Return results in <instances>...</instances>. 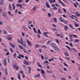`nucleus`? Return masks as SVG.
<instances>
[{
    "mask_svg": "<svg viewBox=\"0 0 80 80\" xmlns=\"http://www.w3.org/2000/svg\"><path fill=\"white\" fill-rule=\"evenodd\" d=\"M75 14L76 15L77 17H80V14L78 13V12H76Z\"/></svg>",
    "mask_w": 80,
    "mask_h": 80,
    "instance_id": "2eb2a0df",
    "label": "nucleus"
},
{
    "mask_svg": "<svg viewBox=\"0 0 80 80\" xmlns=\"http://www.w3.org/2000/svg\"><path fill=\"white\" fill-rule=\"evenodd\" d=\"M28 69L29 70V72H30V71H31V69H32V68L30 67H29L28 68Z\"/></svg>",
    "mask_w": 80,
    "mask_h": 80,
    "instance_id": "de8ad7c7",
    "label": "nucleus"
},
{
    "mask_svg": "<svg viewBox=\"0 0 80 80\" xmlns=\"http://www.w3.org/2000/svg\"><path fill=\"white\" fill-rule=\"evenodd\" d=\"M3 63H4V65H5V66H6V63H7V61L4 60L3 61Z\"/></svg>",
    "mask_w": 80,
    "mask_h": 80,
    "instance_id": "5701e85b",
    "label": "nucleus"
},
{
    "mask_svg": "<svg viewBox=\"0 0 80 80\" xmlns=\"http://www.w3.org/2000/svg\"><path fill=\"white\" fill-rule=\"evenodd\" d=\"M46 7L47 8H50V6H49V4H48L47 2H46Z\"/></svg>",
    "mask_w": 80,
    "mask_h": 80,
    "instance_id": "1a4fd4ad",
    "label": "nucleus"
},
{
    "mask_svg": "<svg viewBox=\"0 0 80 80\" xmlns=\"http://www.w3.org/2000/svg\"><path fill=\"white\" fill-rule=\"evenodd\" d=\"M17 64H14L12 66L13 68L14 69H15L16 67H17Z\"/></svg>",
    "mask_w": 80,
    "mask_h": 80,
    "instance_id": "dca6fc26",
    "label": "nucleus"
},
{
    "mask_svg": "<svg viewBox=\"0 0 80 80\" xmlns=\"http://www.w3.org/2000/svg\"><path fill=\"white\" fill-rule=\"evenodd\" d=\"M41 56L42 59H43L44 58V57L43 56V55H42V54L41 55Z\"/></svg>",
    "mask_w": 80,
    "mask_h": 80,
    "instance_id": "c03bdc74",
    "label": "nucleus"
},
{
    "mask_svg": "<svg viewBox=\"0 0 80 80\" xmlns=\"http://www.w3.org/2000/svg\"><path fill=\"white\" fill-rule=\"evenodd\" d=\"M72 36H73V37L75 38H77V35H74L73 34H72Z\"/></svg>",
    "mask_w": 80,
    "mask_h": 80,
    "instance_id": "8fccbe9b",
    "label": "nucleus"
},
{
    "mask_svg": "<svg viewBox=\"0 0 80 80\" xmlns=\"http://www.w3.org/2000/svg\"><path fill=\"white\" fill-rule=\"evenodd\" d=\"M12 7L13 10H14L15 9V4L13 3L12 4Z\"/></svg>",
    "mask_w": 80,
    "mask_h": 80,
    "instance_id": "f8f14e48",
    "label": "nucleus"
},
{
    "mask_svg": "<svg viewBox=\"0 0 80 80\" xmlns=\"http://www.w3.org/2000/svg\"><path fill=\"white\" fill-rule=\"evenodd\" d=\"M51 46H52V47H53V48H54V47H55L56 46V44L53 43H52L51 44Z\"/></svg>",
    "mask_w": 80,
    "mask_h": 80,
    "instance_id": "a211bd4d",
    "label": "nucleus"
},
{
    "mask_svg": "<svg viewBox=\"0 0 80 80\" xmlns=\"http://www.w3.org/2000/svg\"><path fill=\"white\" fill-rule=\"evenodd\" d=\"M19 57H22V58H24V56L21 54H19Z\"/></svg>",
    "mask_w": 80,
    "mask_h": 80,
    "instance_id": "7c9ffc66",
    "label": "nucleus"
},
{
    "mask_svg": "<svg viewBox=\"0 0 80 80\" xmlns=\"http://www.w3.org/2000/svg\"><path fill=\"white\" fill-rule=\"evenodd\" d=\"M27 43L30 46H32L31 42H30V41H29V40H27Z\"/></svg>",
    "mask_w": 80,
    "mask_h": 80,
    "instance_id": "6e6552de",
    "label": "nucleus"
},
{
    "mask_svg": "<svg viewBox=\"0 0 80 80\" xmlns=\"http://www.w3.org/2000/svg\"><path fill=\"white\" fill-rule=\"evenodd\" d=\"M54 48V50H56L58 51H60V49H59V48L57 47V46H56Z\"/></svg>",
    "mask_w": 80,
    "mask_h": 80,
    "instance_id": "7ed1b4c3",
    "label": "nucleus"
},
{
    "mask_svg": "<svg viewBox=\"0 0 80 80\" xmlns=\"http://www.w3.org/2000/svg\"><path fill=\"white\" fill-rule=\"evenodd\" d=\"M41 73L42 74H44L45 73V71L44 70H43V69H41Z\"/></svg>",
    "mask_w": 80,
    "mask_h": 80,
    "instance_id": "6ab92c4d",
    "label": "nucleus"
},
{
    "mask_svg": "<svg viewBox=\"0 0 80 80\" xmlns=\"http://www.w3.org/2000/svg\"><path fill=\"white\" fill-rule=\"evenodd\" d=\"M10 54V52H7V53L6 54V56H7V55H8Z\"/></svg>",
    "mask_w": 80,
    "mask_h": 80,
    "instance_id": "6e6d98bb",
    "label": "nucleus"
},
{
    "mask_svg": "<svg viewBox=\"0 0 80 80\" xmlns=\"http://www.w3.org/2000/svg\"><path fill=\"white\" fill-rule=\"evenodd\" d=\"M72 49L74 51V52H77V51H76L75 48H72Z\"/></svg>",
    "mask_w": 80,
    "mask_h": 80,
    "instance_id": "f704fd0d",
    "label": "nucleus"
},
{
    "mask_svg": "<svg viewBox=\"0 0 80 80\" xmlns=\"http://www.w3.org/2000/svg\"><path fill=\"white\" fill-rule=\"evenodd\" d=\"M40 77V74H38L35 76V78H36L37 77Z\"/></svg>",
    "mask_w": 80,
    "mask_h": 80,
    "instance_id": "c756f323",
    "label": "nucleus"
},
{
    "mask_svg": "<svg viewBox=\"0 0 80 80\" xmlns=\"http://www.w3.org/2000/svg\"><path fill=\"white\" fill-rule=\"evenodd\" d=\"M42 47H43V48H47V47L45 45L42 46Z\"/></svg>",
    "mask_w": 80,
    "mask_h": 80,
    "instance_id": "4c0bfd02",
    "label": "nucleus"
},
{
    "mask_svg": "<svg viewBox=\"0 0 80 80\" xmlns=\"http://www.w3.org/2000/svg\"><path fill=\"white\" fill-rule=\"evenodd\" d=\"M19 48H21V49H22L23 50V47H22V46H21V45H19Z\"/></svg>",
    "mask_w": 80,
    "mask_h": 80,
    "instance_id": "cd10ccee",
    "label": "nucleus"
},
{
    "mask_svg": "<svg viewBox=\"0 0 80 80\" xmlns=\"http://www.w3.org/2000/svg\"><path fill=\"white\" fill-rule=\"evenodd\" d=\"M29 1H30V0H26L25 1V2H26V3H28Z\"/></svg>",
    "mask_w": 80,
    "mask_h": 80,
    "instance_id": "69168bd1",
    "label": "nucleus"
},
{
    "mask_svg": "<svg viewBox=\"0 0 80 80\" xmlns=\"http://www.w3.org/2000/svg\"><path fill=\"white\" fill-rule=\"evenodd\" d=\"M20 40H21L20 42H21H21H23V39L22 38H21Z\"/></svg>",
    "mask_w": 80,
    "mask_h": 80,
    "instance_id": "338daca9",
    "label": "nucleus"
},
{
    "mask_svg": "<svg viewBox=\"0 0 80 80\" xmlns=\"http://www.w3.org/2000/svg\"><path fill=\"white\" fill-rule=\"evenodd\" d=\"M69 38L70 39V42H72L73 41V39H72V38L69 37Z\"/></svg>",
    "mask_w": 80,
    "mask_h": 80,
    "instance_id": "bb28decb",
    "label": "nucleus"
},
{
    "mask_svg": "<svg viewBox=\"0 0 80 80\" xmlns=\"http://www.w3.org/2000/svg\"><path fill=\"white\" fill-rule=\"evenodd\" d=\"M18 12V9H16L15 10V12L16 13H17Z\"/></svg>",
    "mask_w": 80,
    "mask_h": 80,
    "instance_id": "0e129e2a",
    "label": "nucleus"
},
{
    "mask_svg": "<svg viewBox=\"0 0 80 80\" xmlns=\"http://www.w3.org/2000/svg\"><path fill=\"white\" fill-rule=\"evenodd\" d=\"M5 70V73H6V75H8V71L7 69H4Z\"/></svg>",
    "mask_w": 80,
    "mask_h": 80,
    "instance_id": "ddd939ff",
    "label": "nucleus"
},
{
    "mask_svg": "<svg viewBox=\"0 0 80 80\" xmlns=\"http://www.w3.org/2000/svg\"><path fill=\"white\" fill-rule=\"evenodd\" d=\"M2 15L3 17H6V16H7V13L6 12L3 13Z\"/></svg>",
    "mask_w": 80,
    "mask_h": 80,
    "instance_id": "9d476101",
    "label": "nucleus"
},
{
    "mask_svg": "<svg viewBox=\"0 0 80 80\" xmlns=\"http://www.w3.org/2000/svg\"><path fill=\"white\" fill-rule=\"evenodd\" d=\"M74 5L75 7H76V8H77V4H76L75 3H74Z\"/></svg>",
    "mask_w": 80,
    "mask_h": 80,
    "instance_id": "bf43d9fd",
    "label": "nucleus"
},
{
    "mask_svg": "<svg viewBox=\"0 0 80 80\" xmlns=\"http://www.w3.org/2000/svg\"><path fill=\"white\" fill-rule=\"evenodd\" d=\"M62 80H66V79L65 78H62Z\"/></svg>",
    "mask_w": 80,
    "mask_h": 80,
    "instance_id": "774afa93",
    "label": "nucleus"
},
{
    "mask_svg": "<svg viewBox=\"0 0 80 80\" xmlns=\"http://www.w3.org/2000/svg\"><path fill=\"white\" fill-rule=\"evenodd\" d=\"M66 47L67 48H68V49L69 50H70V47H69L68 46H66Z\"/></svg>",
    "mask_w": 80,
    "mask_h": 80,
    "instance_id": "a19ab883",
    "label": "nucleus"
},
{
    "mask_svg": "<svg viewBox=\"0 0 80 80\" xmlns=\"http://www.w3.org/2000/svg\"><path fill=\"white\" fill-rule=\"evenodd\" d=\"M65 55H66V56H69V54L67 53V52H66L65 53Z\"/></svg>",
    "mask_w": 80,
    "mask_h": 80,
    "instance_id": "58836bf2",
    "label": "nucleus"
},
{
    "mask_svg": "<svg viewBox=\"0 0 80 80\" xmlns=\"http://www.w3.org/2000/svg\"><path fill=\"white\" fill-rule=\"evenodd\" d=\"M54 22H57V18H54Z\"/></svg>",
    "mask_w": 80,
    "mask_h": 80,
    "instance_id": "a18cd8bd",
    "label": "nucleus"
},
{
    "mask_svg": "<svg viewBox=\"0 0 80 80\" xmlns=\"http://www.w3.org/2000/svg\"><path fill=\"white\" fill-rule=\"evenodd\" d=\"M18 79H19V80L21 79V78L20 77V73H19L18 74Z\"/></svg>",
    "mask_w": 80,
    "mask_h": 80,
    "instance_id": "f3484780",
    "label": "nucleus"
},
{
    "mask_svg": "<svg viewBox=\"0 0 80 80\" xmlns=\"http://www.w3.org/2000/svg\"><path fill=\"white\" fill-rule=\"evenodd\" d=\"M46 72H48V73H52V71H51L46 70Z\"/></svg>",
    "mask_w": 80,
    "mask_h": 80,
    "instance_id": "e433bc0d",
    "label": "nucleus"
},
{
    "mask_svg": "<svg viewBox=\"0 0 80 80\" xmlns=\"http://www.w3.org/2000/svg\"><path fill=\"white\" fill-rule=\"evenodd\" d=\"M59 37H60V38H63V35L61 34H60Z\"/></svg>",
    "mask_w": 80,
    "mask_h": 80,
    "instance_id": "603ef678",
    "label": "nucleus"
},
{
    "mask_svg": "<svg viewBox=\"0 0 80 80\" xmlns=\"http://www.w3.org/2000/svg\"><path fill=\"white\" fill-rule=\"evenodd\" d=\"M69 26L70 27V28H72V29H73V30H74V28H73V26H72V24H69Z\"/></svg>",
    "mask_w": 80,
    "mask_h": 80,
    "instance_id": "4be33fe9",
    "label": "nucleus"
},
{
    "mask_svg": "<svg viewBox=\"0 0 80 80\" xmlns=\"http://www.w3.org/2000/svg\"><path fill=\"white\" fill-rule=\"evenodd\" d=\"M9 45L11 47H12L13 48H15V45L14 44H13L11 43H9Z\"/></svg>",
    "mask_w": 80,
    "mask_h": 80,
    "instance_id": "20e7f679",
    "label": "nucleus"
},
{
    "mask_svg": "<svg viewBox=\"0 0 80 80\" xmlns=\"http://www.w3.org/2000/svg\"><path fill=\"white\" fill-rule=\"evenodd\" d=\"M63 69L64 71H65V72H67V69L66 68H63Z\"/></svg>",
    "mask_w": 80,
    "mask_h": 80,
    "instance_id": "2f4dec72",
    "label": "nucleus"
},
{
    "mask_svg": "<svg viewBox=\"0 0 80 80\" xmlns=\"http://www.w3.org/2000/svg\"><path fill=\"white\" fill-rule=\"evenodd\" d=\"M38 46H39V44H37L35 46V48H37V47H38Z\"/></svg>",
    "mask_w": 80,
    "mask_h": 80,
    "instance_id": "37998d69",
    "label": "nucleus"
},
{
    "mask_svg": "<svg viewBox=\"0 0 80 80\" xmlns=\"http://www.w3.org/2000/svg\"><path fill=\"white\" fill-rule=\"evenodd\" d=\"M66 58V59H67V60H70V58L65 57V58Z\"/></svg>",
    "mask_w": 80,
    "mask_h": 80,
    "instance_id": "49530a36",
    "label": "nucleus"
},
{
    "mask_svg": "<svg viewBox=\"0 0 80 80\" xmlns=\"http://www.w3.org/2000/svg\"><path fill=\"white\" fill-rule=\"evenodd\" d=\"M3 33H4V34H7V31L5 30H4L3 31Z\"/></svg>",
    "mask_w": 80,
    "mask_h": 80,
    "instance_id": "ea45409f",
    "label": "nucleus"
},
{
    "mask_svg": "<svg viewBox=\"0 0 80 80\" xmlns=\"http://www.w3.org/2000/svg\"><path fill=\"white\" fill-rule=\"evenodd\" d=\"M59 20H60V21L62 22H63L64 23H68L67 21L65 20H63L62 18H60Z\"/></svg>",
    "mask_w": 80,
    "mask_h": 80,
    "instance_id": "f257e3e1",
    "label": "nucleus"
},
{
    "mask_svg": "<svg viewBox=\"0 0 80 80\" xmlns=\"http://www.w3.org/2000/svg\"><path fill=\"white\" fill-rule=\"evenodd\" d=\"M16 6L17 7H20L21 8H22L23 7V6H22V4H16Z\"/></svg>",
    "mask_w": 80,
    "mask_h": 80,
    "instance_id": "423d86ee",
    "label": "nucleus"
},
{
    "mask_svg": "<svg viewBox=\"0 0 80 80\" xmlns=\"http://www.w3.org/2000/svg\"><path fill=\"white\" fill-rule=\"evenodd\" d=\"M69 45L71 47H73V44H72V43H71L69 44Z\"/></svg>",
    "mask_w": 80,
    "mask_h": 80,
    "instance_id": "864d4df0",
    "label": "nucleus"
},
{
    "mask_svg": "<svg viewBox=\"0 0 80 80\" xmlns=\"http://www.w3.org/2000/svg\"><path fill=\"white\" fill-rule=\"evenodd\" d=\"M48 34V33L47 32H44L43 33V35L45 36V37H48V35H47Z\"/></svg>",
    "mask_w": 80,
    "mask_h": 80,
    "instance_id": "0eeeda50",
    "label": "nucleus"
},
{
    "mask_svg": "<svg viewBox=\"0 0 80 80\" xmlns=\"http://www.w3.org/2000/svg\"><path fill=\"white\" fill-rule=\"evenodd\" d=\"M21 44L22 45V46H23V47H25V44L23 43L22 42H21Z\"/></svg>",
    "mask_w": 80,
    "mask_h": 80,
    "instance_id": "a878e982",
    "label": "nucleus"
},
{
    "mask_svg": "<svg viewBox=\"0 0 80 80\" xmlns=\"http://www.w3.org/2000/svg\"><path fill=\"white\" fill-rule=\"evenodd\" d=\"M38 33L39 34H41V31H40V29H38Z\"/></svg>",
    "mask_w": 80,
    "mask_h": 80,
    "instance_id": "72a5a7b5",
    "label": "nucleus"
},
{
    "mask_svg": "<svg viewBox=\"0 0 80 80\" xmlns=\"http://www.w3.org/2000/svg\"><path fill=\"white\" fill-rule=\"evenodd\" d=\"M12 37H10L8 38V40H9V41H10L12 40Z\"/></svg>",
    "mask_w": 80,
    "mask_h": 80,
    "instance_id": "aec40b11",
    "label": "nucleus"
},
{
    "mask_svg": "<svg viewBox=\"0 0 80 80\" xmlns=\"http://www.w3.org/2000/svg\"><path fill=\"white\" fill-rule=\"evenodd\" d=\"M64 28L65 30H67V28H67V27L65 26L64 27Z\"/></svg>",
    "mask_w": 80,
    "mask_h": 80,
    "instance_id": "5fc2aeb1",
    "label": "nucleus"
},
{
    "mask_svg": "<svg viewBox=\"0 0 80 80\" xmlns=\"http://www.w3.org/2000/svg\"><path fill=\"white\" fill-rule=\"evenodd\" d=\"M24 63L25 65H29V63H30V64H31V63H32L29 62H27V60H24Z\"/></svg>",
    "mask_w": 80,
    "mask_h": 80,
    "instance_id": "f03ea898",
    "label": "nucleus"
},
{
    "mask_svg": "<svg viewBox=\"0 0 80 80\" xmlns=\"http://www.w3.org/2000/svg\"><path fill=\"white\" fill-rule=\"evenodd\" d=\"M0 5H3V2H2L1 1V3H0Z\"/></svg>",
    "mask_w": 80,
    "mask_h": 80,
    "instance_id": "3c124183",
    "label": "nucleus"
},
{
    "mask_svg": "<svg viewBox=\"0 0 80 80\" xmlns=\"http://www.w3.org/2000/svg\"><path fill=\"white\" fill-rule=\"evenodd\" d=\"M74 25H75V26L76 27H78L79 25L78 24H77V23H76V22H74Z\"/></svg>",
    "mask_w": 80,
    "mask_h": 80,
    "instance_id": "412c9836",
    "label": "nucleus"
},
{
    "mask_svg": "<svg viewBox=\"0 0 80 80\" xmlns=\"http://www.w3.org/2000/svg\"><path fill=\"white\" fill-rule=\"evenodd\" d=\"M39 51L40 53H42V49H39Z\"/></svg>",
    "mask_w": 80,
    "mask_h": 80,
    "instance_id": "052dcab7",
    "label": "nucleus"
},
{
    "mask_svg": "<svg viewBox=\"0 0 80 80\" xmlns=\"http://www.w3.org/2000/svg\"><path fill=\"white\" fill-rule=\"evenodd\" d=\"M25 58H26V60H28V57H27V56H25Z\"/></svg>",
    "mask_w": 80,
    "mask_h": 80,
    "instance_id": "13d9d810",
    "label": "nucleus"
},
{
    "mask_svg": "<svg viewBox=\"0 0 80 80\" xmlns=\"http://www.w3.org/2000/svg\"><path fill=\"white\" fill-rule=\"evenodd\" d=\"M37 65L38 67H40V68H42V66H41V65H40V63L38 62L37 63Z\"/></svg>",
    "mask_w": 80,
    "mask_h": 80,
    "instance_id": "4468645a",
    "label": "nucleus"
},
{
    "mask_svg": "<svg viewBox=\"0 0 80 80\" xmlns=\"http://www.w3.org/2000/svg\"><path fill=\"white\" fill-rule=\"evenodd\" d=\"M48 16L49 17V18H50V17H51V14L50 13H48Z\"/></svg>",
    "mask_w": 80,
    "mask_h": 80,
    "instance_id": "79ce46f5",
    "label": "nucleus"
},
{
    "mask_svg": "<svg viewBox=\"0 0 80 80\" xmlns=\"http://www.w3.org/2000/svg\"><path fill=\"white\" fill-rule=\"evenodd\" d=\"M49 2L51 3H52L53 2L52 1V0H49Z\"/></svg>",
    "mask_w": 80,
    "mask_h": 80,
    "instance_id": "e2e57ef3",
    "label": "nucleus"
},
{
    "mask_svg": "<svg viewBox=\"0 0 80 80\" xmlns=\"http://www.w3.org/2000/svg\"><path fill=\"white\" fill-rule=\"evenodd\" d=\"M58 2H59V3H60L62 4V5L63 7H65V4L64 3H63L61 1V0H58Z\"/></svg>",
    "mask_w": 80,
    "mask_h": 80,
    "instance_id": "39448f33",
    "label": "nucleus"
},
{
    "mask_svg": "<svg viewBox=\"0 0 80 80\" xmlns=\"http://www.w3.org/2000/svg\"><path fill=\"white\" fill-rule=\"evenodd\" d=\"M10 49L12 53H13V50L12 48H10Z\"/></svg>",
    "mask_w": 80,
    "mask_h": 80,
    "instance_id": "473e14b6",
    "label": "nucleus"
},
{
    "mask_svg": "<svg viewBox=\"0 0 80 80\" xmlns=\"http://www.w3.org/2000/svg\"><path fill=\"white\" fill-rule=\"evenodd\" d=\"M79 42V39H76L74 40V43H77V42Z\"/></svg>",
    "mask_w": 80,
    "mask_h": 80,
    "instance_id": "b1692460",
    "label": "nucleus"
},
{
    "mask_svg": "<svg viewBox=\"0 0 80 80\" xmlns=\"http://www.w3.org/2000/svg\"><path fill=\"white\" fill-rule=\"evenodd\" d=\"M38 8V6H35L34 7V8L33 9V10H34V11H35V10H36V8Z\"/></svg>",
    "mask_w": 80,
    "mask_h": 80,
    "instance_id": "9b49d317",
    "label": "nucleus"
},
{
    "mask_svg": "<svg viewBox=\"0 0 80 80\" xmlns=\"http://www.w3.org/2000/svg\"><path fill=\"white\" fill-rule=\"evenodd\" d=\"M23 2V0H18V2L19 3H21V2Z\"/></svg>",
    "mask_w": 80,
    "mask_h": 80,
    "instance_id": "c85d7f7f",
    "label": "nucleus"
},
{
    "mask_svg": "<svg viewBox=\"0 0 80 80\" xmlns=\"http://www.w3.org/2000/svg\"><path fill=\"white\" fill-rule=\"evenodd\" d=\"M18 68H19L18 66H17L16 68V70H18Z\"/></svg>",
    "mask_w": 80,
    "mask_h": 80,
    "instance_id": "680f3d73",
    "label": "nucleus"
},
{
    "mask_svg": "<svg viewBox=\"0 0 80 80\" xmlns=\"http://www.w3.org/2000/svg\"><path fill=\"white\" fill-rule=\"evenodd\" d=\"M16 53H15L14 54V55H13V57H16Z\"/></svg>",
    "mask_w": 80,
    "mask_h": 80,
    "instance_id": "4d7b16f0",
    "label": "nucleus"
},
{
    "mask_svg": "<svg viewBox=\"0 0 80 80\" xmlns=\"http://www.w3.org/2000/svg\"><path fill=\"white\" fill-rule=\"evenodd\" d=\"M3 50L5 52H8V50L7 49H3Z\"/></svg>",
    "mask_w": 80,
    "mask_h": 80,
    "instance_id": "09e8293b",
    "label": "nucleus"
},
{
    "mask_svg": "<svg viewBox=\"0 0 80 80\" xmlns=\"http://www.w3.org/2000/svg\"><path fill=\"white\" fill-rule=\"evenodd\" d=\"M63 10L64 13H66V12H67V10H66V9H65L64 8H63Z\"/></svg>",
    "mask_w": 80,
    "mask_h": 80,
    "instance_id": "c9c22d12",
    "label": "nucleus"
},
{
    "mask_svg": "<svg viewBox=\"0 0 80 80\" xmlns=\"http://www.w3.org/2000/svg\"><path fill=\"white\" fill-rule=\"evenodd\" d=\"M63 65H64V66H65L66 67H68V66L67 64L65 62H64L63 63Z\"/></svg>",
    "mask_w": 80,
    "mask_h": 80,
    "instance_id": "393cba45",
    "label": "nucleus"
}]
</instances>
